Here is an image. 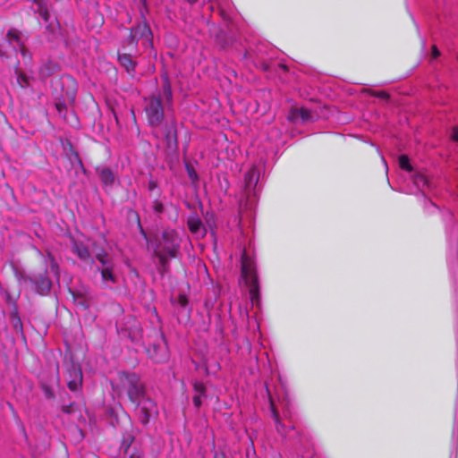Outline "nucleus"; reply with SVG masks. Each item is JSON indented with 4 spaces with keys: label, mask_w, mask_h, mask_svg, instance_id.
Here are the masks:
<instances>
[{
    "label": "nucleus",
    "mask_w": 458,
    "mask_h": 458,
    "mask_svg": "<svg viewBox=\"0 0 458 458\" xmlns=\"http://www.w3.org/2000/svg\"><path fill=\"white\" fill-rule=\"evenodd\" d=\"M51 89L55 99H65L70 106L74 105L78 83L73 77L64 74L53 78L51 81Z\"/></svg>",
    "instance_id": "f257e3e1"
},
{
    "label": "nucleus",
    "mask_w": 458,
    "mask_h": 458,
    "mask_svg": "<svg viewBox=\"0 0 458 458\" xmlns=\"http://www.w3.org/2000/svg\"><path fill=\"white\" fill-rule=\"evenodd\" d=\"M241 276L249 288L251 301L259 298V284L254 261L243 252L241 259Z\"/></svg>",
    "instance_id": "f03ea898"
},
{
    "label": "nucleus",
    "mask_w": 458,
    "mask_h": 458,
    "mask_svg": "<svg viewBox=\"0 0 458 458\" xmlns=\"http://www.w3.org/2000/svg\"><path fill=\"white\" fill-rule=\"evenodd\" d=\"M39 385L47 399L55 398V388L59 385L60 372L57 361L51 362L38 374Z\"/></svg>",
    "instance_id": "7ed1b4c3"
},
{
    "label": "nucleus",
    "mask_w": 458,
    "mask_h": 458,
    "mask_svg": "<svg viewBox=\"0 0 458 458\" xmlns=\"http://www.w3.org/2000/svg\"><path fill=\"white\" fill-rule=\"evenodd\" d=\"M64 376L70 391H81L83 380L81 367L72 356L64 357Z\"/></svg>",
    "instance_id": "20e7f679"
},
{
    "label": "nucleus",
    "mask_w": 458,
    "mask_h": 458,
    "mask_svg": "<svg viewBox=\"0 0 458 458\" xmlns=\"http://www.w3.org/2000/svg\"><path fill=\"white\" fill-rule=\"evenodd\" d=\"M144 113L148 124L158 128L165 120V109L160 96H151L145 98Z\"/></svg>",
    "instance_id": "39448f33"
},
{
    "label": "nucleus",
    "mask_w": 458,
    "mask_h": 458,
    "mask_svg": "<svg viewBox=\"0 0 458 458\" xmlns=\"http://www.w3.org/2000/svg\"><path fill=\"white\" fill-rule=\"evenodd\" d=\"M23 281L29 283L30 288L39 295H47L52 287V282L47 276V271L43 268L32 276H23Z\"/></svg>",
    "instance_id": "423d86ee"
},
{
    "label": "nucleus",
    "mask_w": 458,
    "mask_h": 458,
    "mask_svg": "<svg viewBox=\"0 0 458 458\" xmlns=\"http://www.w3.org/2000/svg\"><path fill=\"white\" fill-rule=\"evenodd\" d=\"M163 135L167 154H175L179 148L178 131L176 120L172 118L163 126Z\"/></svg>",
    "instance_id": "0eeeda50"
},
{
    "label": "nucleus",
    "mask_w": 458,
    "mask_h": 458,
    "mask_svg": "<svg viewBox=\"0 0 458 458\" xmlns=\"http://www.w3.org/2000/svg\"><path fill=\"white\" fill-rule=\"evenodd\" d=\"M269 409L274 418L276 430L279 434L286 437L288 434L285 431V425L282 423V420H287L290 414L288 406L285 403H269Z\"/></svg>",
    "instance_id": "6e6552de"
},
{
    "label": "nucleus",
    "mask_w": 458,
    "mask_h": 458,
    "mask_svg": "<svg viewBox=\"0 0 458 458\" xmlns=\"http://www.w3.org/2000/svg\"><path fill=\"white\" fill-rule=\"evenodd\" d=\"M157 248L168 255L170 259H174L180 248L177 233L173 230L164 231Z\"/></svg>",
    "instance_id": "1a4fd4ad"
},
{
    "label": "nucleus",
    "mask_w": 458,
    "mask_h": 458,
    "mask_svg": "<svg viewBox=\"0 0 458 458\" xmlns=\"http://www.w3.org/2000/svg\"><path fill=\"white\" fill-rule=\"evenodd\" d=\"M147 352L155 362L161 363L166 361L169 358V351L164 335H161L157 342L149 344Z\"/></svg>",
    "instance_id": "9d476101"
},
{
    "label": "nucleus",
    "mask_w": 458,
    "mask_h": 458,
    "mask_svg": "<svg viewBox=\"0 0 458 458\" xmlns=\"http://www.w3.org/2000/svg\"><path fill=\"white\" fill-rule=\"evenodd\" d=\"M151 36V30L148 23L144 21L141 23H139L137 26L131 27L130 29V34L128 37V45L136 47L138 41L140 38L149 39Z\"/></svg>",
    "instance_id": "9b49d317"
},
{
    "label": "nucleus",
    "mask_w": 458,
    "mask_h": 458,
    "mask_svg": "<svg viewBox=\"0 0 458 458\" xmlns=\"http://www.w3.org/2000/svg\"><path fill=\"white\" fill-rule=\"evenodd\" d=\"M126 389L130 401H140L144 398V386L136 375L127 378Z\"/></svg>",
    "instance_id": "f8f14e48"
},
{
    "label": "nucleus",
    "mask_w": 458,
    "mask_h": 458,
    "mask_svg": "<svg viewBox=\"0 0 458 458\" xmlns=\"http://www.w3.org/2000/svg\"><path fill=\"white\" fill-rule=\"evenodd\" d=\"M6 43L11 46L13 51H21V55L25 57L27 55V49L22 43L20 36V32L16 29H11L6 34Z\"/></svg>",
    "instance_id": "ddd939ff"
},
{
    "label": "nucleus",
    "mask_w": 458,
    "mask_h": 458,
    "mask_svg": "<svg viewBox=\"0 0 458 458\" xmlns=\"http://www.w3.org/2000/svg\"><path fill=\"white\" fill-rule=\"evenodd\" d=\"M187 225L191 233L200 237H204L206 235V228L201 219L197 215H191L189 216Z\"/></svg>",
    "instance_id": "4468645a"
},
{
    "label": "nucleus",
    "mask_w": 458,
    "mask_h": 458,
    "mask_svg": "<svg viewBox=\"0 0 458 458\" xmlns=\"http://www.w3.org/2000/svg\"><path fill=\"white\" fill-rule=\"evenodd\" d=\"M72 251L78 256V258L85 262H92L93 259L89 253L88 247L81 242L74 239L72 240Z\"/></svg>",
    "instance_id": "2eb2a0df"
},
{
    "label": "nucleus",
    "mask_w": 458,
    "mask_h": 458,
    "mask_svg": "<svg viewBox=\"0 0 458 458\" xmlns=\"http://www.w3.org/2000/svg\"><path fill=\"white\" fill-rule=\"evenodd\" d=\"M259 180V172L258 168L251 167L244 175V185L247 191L255 190Z\"/></svg>",
    "instance_id": "dca6fc26"
},
{
    "label": "nucleus",
    "mask_w": 458,
    "mask_h": 458,
    "mask_svg": "<svg viewBox=\"0 0 458 458\" xmlns=\"http://www.w3.org/2000/svg\"><path fill=\"white\" fill-rule=\"evenodd\" d=\"M288 119L291 122H297L298 120H301L305 123L312 120V116L309 109L301 107L293 108L289 113Z\"/></svg>",
    "instance_id": "f3484780"
},
{
    "label": "nucleus",
    "mask_w": 458,
    "mask_h": 458,
    "mask_svg": "<svg viewBox=\"0 0 458 458\" xmlns=\"http://www.w3.org/2000/svg\"><path fill=\"white\" fill-rule=\"evenodd\" d=\"M154 256L158 259V272L164 276L168 272L169 269V256L166 255L164 251L160 250L158 248L154 249Z\"/></svg>",
    "instance_id": "a211bd4d"
},
{
    "label": "nucleus",
    "mask_w": 458,
    "mask_h": 458,
    "mask_svg": "<svg viewBox=\"0 0 458 458\" xmlns=\"http://www.w3.org/2000/svg\"><path fill=\"white\" fill-rule=\"evenodd\" d=\"M118 61L122 66H123L126 72L133 76L135 72L136 63L132 60L131 55L129 54H119Z\"/></svg>",
    "instance_id": "6ab92c4d"
},
{
    "label": "nucleus",
    "mask_w": 458,
    "mask_h": 458,
    "mask_svg": "<svg viewBox=\"0 0 458 458\" xmlns=\"http://www.w3.org/2000/svg\"><path fill=\"white\" fill-rule=\"evenodd\" d=\"M100 271L102 281L105 283H117V277L114 274V264L98 268Z\"/></svg>",
    "instance_id": "aec40b11"
},
{
    "label": "nucleus",
    "mask_w": 458,
    "mask_h": 458,
    "mask_svg": "<svg viewBox=\"0 0 458 458\" xmlns=\"http://www.w3.org/2000/svg\"><path fill=\"white\" fill-rule=\"evenodd\" d=\"M33 2L37 4V9L34 10L35 13H38V15L43 19L45 22H48L50 19V13L48 11L47 0H33Z\"/></svg>",
    "instance_id": "412c9836"
},
{
    "label": "nucleus",
    "mask_w": 458,
    "mask_h": 458,
    "mask_svg": "<svg viewBox=\"0 0 458 458\" xmlns=\"http://www.w3.org/2000/svg\"><path fill=\"white\" fill-rule=\"evenodd\" d=\"M14 72L16 75V83L21 89H26L30 86V80L28 76L21 71L19 68V62H17L14 67Z\"/></svg>",
    "instance_id": "4be33fe9"
},
{
    "label": "nucleus",
    "mask_w": 458,
    "mask_h": 458,
    "mask_svg": "<svg viewBox=\"0 0 458 458\" xmlns=\"http://www.w3.org/2000/svg\"><path fill=\"white\" fill-rule=\"evenodd\" d=\"M99 178L101 182L106 186H112L114 182V175L108 167H104L99 171Z\"/></svg>",
    "instance_id": "5701e85b"
},
{
    "label": "nucleus",
    "mask_w": 458,
    "mask_h": 458,
    "mask_svg": "<svg viewBox=\"0 0 458 458\" xmlns=\"http://www.w3.org/2000/svg\"><path fill=\"white\" fill-rule=\"evenodd\" d=\"M10 320L13 326V328L20 335H23V327L21 319L18 314L17 310H13L10 314Z\"/></svg>",
    "instance_id": "b1692460"
},
{
    "label": "nucleus",
    "mask_w": 458,
    "mask_h": 458,
    "mask_svg": "<svg viewBox=\"0 0 458 458\" xmlns=\"http://www.w3.org/2000/svg\"><path fill=\"white\" fill-rule=\"evenodd\" d=\"M55 108H56L59 115L62 116L64 120H66L67 119L66 114L68 112L67 100L55 99Z\"/></svg>",
    "instance_id": "393cba45"
},
{
    "label": "nucleus",
    "mask_w": 458,
    "mask_h": 458,
    "mask_svg": "<svg viewBox=\"0 0 458 458\" xmlns=\"http://www.w3.org/2000/svg\"><path fill=\"white\" fill-rule=\"evenodd\" d=\"M95 257L96 259L101 264V267L114 264L112 259L109 258L108 253L104 250L98 251Z\"/></svg>",
    "instance_id": "a878e982"
},
{
    "label": "nucleus",
    "mask_w": 458,
    "mask_h": 458,
    "mask_svg": "<svg viewBox=\"0 0 458 458\" xmlns=\"http://www.w3.org/2000/svg\"><path fill=\"white\" fill-rule=\"evenodd\" d=\"M140 403H138L137 412L139 420L142 424H147L149 421V413L148 408L145 405H140Z\"/></svg>",
    "instance_id": "bb28decb"
},
{
    "label": "nucleus",
    "mask_w": 458,
    "mask_h": 458,
    "mask_svg": "<svg viewBox=\"0 0 458 458\" xmlns=\"http://www.w3.org/2000/svg\"><path fill=\"white\" fill-rule=\"evenodd\" d=\"M162 88H163L164 97H165L166 102L168 104H170L173 99V94H172V89H171L170 82L167 80H165Z\"/></svg>",
    "instance_id": "cd10ccee"
},
{
    "label": "nucleus",
    "mask_w": 458,
    "mask_h": 458,
    "mask_svg": "<svg viewBox=\"0 0 458 458\" xmlns=\"http://www.w3.org/2000/svg\"><path fill=\"white\" fill-rule=\"evenodd\" d=\"M399 166L401 169L411 172L412 171V166L410 164V159L406 155H401L399 157Z\"/></svg>",
    "instance_id": "c85d7f7f"
},
{
    "label": "nucleus",
    "mask_w": 458,
    "mask_h": 458,
    "mask_svg": "<svg viewBox=\"0 0 458 458\" xmlns=\"http://www.w3.org/2000/svg\"><path fill=\"white\" fill-rule=\"evenodd\" d=\"M194 389L197 394L193 397L192 401H200V399L204 397L205 386L202 383H196Z\"/></svg>",
    "instance_id": "c756f323"
},
{
    "label": "nucleus",
    "mask_w": 458,
    "mask_h": 458,
    "mask_svg": "<svg viewBox=\"0 0 458 458\" xmlns=\"http://www.w3.org/2000/svg\"><path fill=\"white\" fill-rule=\"evenodd\" d=\"M69 145H70V148H71V153H72V156H73V157H74V161H75V163H76L77 167H78L81 172L85 173V171H86V170H85V168H84L83 163H82V161H81V157H80V156H79L78 152L72 149V144H71V143H69Z\"/></svg>",
    "instance_id": "7c9ffc66"
},
{
    "label": "nucleus",
    "mask_w": 458,
    "mask_h": 458,
    "mask_svg": "<svg viewBox=\"0 0 458 458\" xmlns=\"http://www.w3.org/2000/svg\"><path fill=\"white\" fill-rule=\"evenodd\" d=\"M11 46L6 43V38L3 43L0 44V56L1 57H8V54L10 52Z\"/></svg>",
    "instance_id": "2f4dec72"
},
{
    "label": "nucleus",
    "mask_w": 458,
    "mask_h": 458,
    "mask_svg": "<svg viewBox=\"0 0 458 458\" xmlns=\"http://www.w3.org/2000/svg\"><path fill=\"white\" fill-rule=\"evenodd\" d=\"M370 95L384 100H387L389 98V94L384 90H371Z\"/></svg>",
    "instance_id": "473e14b6"
},
{
    "label": "nucleus",
    "mask_w": 458,
    "mask_h": 458,
    "mask_svg": "<svg viewBox=\"0 0 458 458\" xmlns=\"http://www.w3.org/2000/svg\"><path fill=\"white\" fill-rule=\"evenodd\" d=\"M153 210L156 214H162L165 210L163 203L158 199H155L153 201Z\"/></svg>",
    "instance_id": "72a5a7b5"
},
{
    "label": "nucleus",
    "mask_w": 458,
    "mask_h": 458,
    "mask_svg": "<svg viewBox=\"0 0 458 458\" xmlns=\"http://www.w3.org/2000/svg\"><path fill=\"white\" fill-rule=\"evenodd\" d=\"M49 259H50V267H51L52 272L57 277H59V266H58L57 262L55 261L54 257H52L51 255H49Z\"/></svg>",
    "instance_id": "f704fd0d"
},
{
    "label": "nucleus",
    "mask_w": 458,
    "mask_h": 458,
    "mask_svg": "<svg viewBox=\"0 0 458 458\" xmlns=\"http://www.w3.org/2000/svg\"><path fill=\"white\" fill-rule=\"evenodd\" d=\"M56 67V64H53V68H50L49 65H45L41 68L40 73L42 76H50Z\"/></svg>",
    "instance_id": "c9c22d12"
},
{
    "label": "nucleus",
    "mask_w": 458,
    "mask_h": 458,
    "mask_svg": "<svg viewBox=\"0 0 458 458\" xmlns=\"http://www.w3.org/2000/svg\"><path fill=\"white\" fill-rule=\"evenodd\" d=\"M414 182L420 186V185H425L427 184L428 181L427 178L423 174H417L414 177Z\"/></svg>",
    "instance_id": "e433bc0d"
},
{
    "label": "nucleus",
    "mask_w": 458,
    "mask_h": 458,
    "mask_svg": "<svg viewBox=\"0 0 458 458\" xmlns=\"http://www.w3.org/2000/svg\"><path fill=\"white\" fill-rule=\"evenodd\" d=\"M177 303L182 308H186L188 305V298L184 294H180L177 299Z\"/></svg>",
    "instance_id": "4c0bfd02"
},
{
    "label": "nucleus",
    "mask_w": 458,
    "mask_h": 458,
    "mask_svg": "<svg viewBox=\"0 0 458 458\" xmlns=\"http://www.w3.org/2000/svg\"><path fill=\"white\" fill-rule=\"evenodd\" d=\"M187 170H188L189 176L192 181L198 180V175L192 167H191V168L187 167Z\"/></svg>",
    "instance_id": "58836bf2"
},
{
    "label": "nucleus",
    "mask_w": 458,
    "mask_h": 458,
    "mask_svg": "<svg viewBox=\"0 0 458 458\" xmlns=\"http://www.w3.org/2000/svg\"><path fill=\"white\" fill-rule=\"evenodd\" d=\"M431 55L433 58H437L440 55V51L437 47V46L433 45L431 47Z\"/></svg>",
    "instance_id": "ea45409f"
},
{
    "label": "nucleus",
    "mask_w": 458,
    "mask_h": 458,
    "mask_svg": "<svg viewBox=\"0 0 458 458\" xmlns=\"http://www.w3.org/2000/svg\"><path fill=\"white\" fill-rule=\"evenodd\" d=\"M451 138H452V140L454 141L458 142V127H454L453 129V132H452Z\"/></svg>",
    "instance_id": "a19ab883"
},
{
    "label": "nucleus",
    "mask_w": 458,
    "mask_h": 458,
    "mask_svg": "<svg viewBox=\"0 0 458 458\" xmlns=\"http://www.w3.org/2000/svg\"><path fill=\"white\" fill-rule=\"evenodd\" d=\"M148 190L151 191H154L157 187V185L155 181L151 180L148 182Z\"/></svg>",
    "instance_id": "79ce46f5"
},
{
    "label": "nucleus",
    "mask_w": 458,
    "mask_h": 458,
    "mask_svg": "<svg viewBox=\"0 0 458 458\" xmlns=\"http://www.w3.org/2000/svg\"><path fill=\"white\" fill-rule=\"evenodd\" d=\"M131 119H132V122H133V123H135V124H136V123H137V121H136V116H135V113H134V110H133V109H131Z\"/></svg>",
    "instance_id": "37998d69"
},
{
    "label": "nucleus",
    "mask_w": 458,
    "mask_h": 458,
    "mask_svg": "<svg viewBox=\"0 0 458 458\" xmlns=\"http://www.w3.org/2000/svg\"><path fill=\"white\" fill-rule=\"evenodd\" d=\"M135 216H136V218H137V221H138L139 226L140 227V230L142 231V227H141L140 223V216H139V215H138V214H135Z\"/></svg>",
    "instance_id": "c03bdc74"
},
{
    "label": "nucleus",
    "mask_w": 458,
    "mask_h": 458,
    "mask_svg": "<svg viewBox=\"0 0 458 458\" xmlns=\"http://www.w3.org/2000/svg\"><path fill=\"white\" fill-rule=\"evenodd\" d=\"M187 2L190 4H194L195 3L198 2V0H187Z\"/></svg>",
    "instance_id": "a18cd8bd"
},
{
    "label": "nucleus",
    "mask_w": 458,
    "mask_h": 458,
    "mask_svg": "<svg viewBox=\"0 0 458 458\" xmlns=\"http://www.w3.org/2000/svg\"><path fill=\"white\" fill-rule=\"evenodd\" d=\"M381 159H382V162L384 163V166H385L386 171H387V165H386V160L383 157Z\"/></svg>",
    "instance_id": "49530a36"
},
{
    "label": "nucleus",
    "mask_w": 458,
    "mask_h": 458,
    "mask_svg": "<svg viewBox=\"0 0 458 458\" xmlns=\"http://www.w3.org/2000/svg\"><path fill=\"white\" fill-rule=\"evenodd\" d=\"M153 135H154L156 138H158V135H157L156 132H153Z\"/></svg>",
    "instance_id": "de8ad7c7"
},
{
    "label": "nucleus",
    "mask_w": 458,
    "mask_h": 458,
    "mask_svg": "<svg viewBox=\"0 0 458 458\" xmlns=\"http://www.w3.org/2000/svg\"><path fill=\"white\" fill-rule=\"evenodd\" d=\"M114 118H115L116 123H118V118L115 114H114Z\"/></svg>",
    "instance_id": "09e8293b"
}]
</instances>
